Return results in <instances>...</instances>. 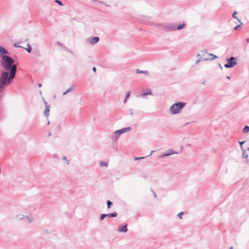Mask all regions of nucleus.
Segmentation results:
<instances>
[{"label":"nucleus","mask_w":249,"mask_h":249,"mask_svg":"<svg viewBox=\"0 0 249 249\" xmlns=\"http://www.w3.org/2000/svg\"><path fill=\"white\" fill-rule=\"evenodd\" d=\"M8 52L0 46V66L4 70L0 75V93L11 84L16 76L17 66Z\"/></svg>","instance_id":"f257e3e1"},{"label":"nucleus","mask_w":249,"mask_h":249,"mask_svg":"<svg viewBox=\"0 0 249 249\" xmlns=\"http://www.w3.org/2000/svg\"><path fill=\"white\" fill-rule=\"evenodd\" d=\"M184 102H178L173 104L170 108V112L172 114L180 113L181 109L186 106Z\"/></svg>","instance_id":"f03ea898"},{"label":"nucleus","mask_w":249,"mask_h":249,"mask_svg":"<svg viewBox=\"0 0 249 249\" xmlns=\"http://www.w3.org/2000/svg\"><path fill=\"white\" fill-rule=\"evenodd\" d=\"M158 28L166 32L176 30V25L174 23H164L158 25Z\"/></svg>","instance_id":"7ed1b4c3"},{"label":"nucleus","mask_w":249,"mask_h":249,"mask_svg":"<svg viewBox=\"0 0 249 249\" xmlns=\"http://www.w3.org/2000/svg\"><path fill=\"white\" fill-rule=\"evenodd\" d=\"M236 60V58L233 56L228 58L227 59V63L225 64L224 67L226 68H231L233 67L237 63V62Z\"/></svg>","instance_id":"20e7f679"},{"label":"nucleus","mask_w":249,"mask_h":249,"mask_svg":"<svg viewBox=\"0 0 249 249\" xmlns=\"http://www.w3.org/2000/svg\"><path fill=\"white\" fill-rule=\"evenodd\" d=\"M131 129V127H128L124 128H122L121 129L116 130L114 132V134H115V139L117 140L118 139V136L123 133L128 132Z\"/></svg>","instance_id":"39448f33"},{"label":"nucleus","mask_w":249,"mask_h":249,"mask_svg":"<svg viewBox=\"0 0 249 249\" xmlns=\"http://www.w3.org/2000/svg\"><path fill=\"white\" fill-rule=\"evenodd\" d=\"M204 54H206L209 55V56H212V57H209L208 60H212L214 59L217 58V56L213 53H208L205 51H201L200 53L197 54V56L199 57L200 55H204Z\"/></svg>","instance_id":"423d86ee"},{"label":"nucleus","mask_w":249,"mask_h":249,"mask_svg":"<svg viewBox=\"0 0 249 249\" xmlns=\"http://www.w3.org/2000/svg\"><path fill=\"white\" fill-rule=\"evenodd\" d=\"M175 154H178V153L174 151L172 149H169L167 153H163L161 156H160V157H164L169 156H170V155H172Z\"/></svg>","instance_id":"0eeeda50"},{"label":"nucleus","mask_w":249,"mask_h":249,"mask_svg":"<svg viewBox=\"0 0 249 249\" xmlns=\"http://www.w3.org/2000/svg\"><path fill=\"white\" fill-rule=\"evenodd\" d=\"M44 104L45 105V107H46L44 111V115L46 117H48L49 115L50 106L49 105H47V102H46L44 100Z\"/></svg>","instance_id":"6e6552de"},{"label":"nucleus","mask_w":249,"mask_h":249,"mask_svg":"<svg viewBox=\"0 0 249 249\" xmlns=\"http://www.w3.org/2000/svg\"><path fill=\"white\" fill-rule=\"evenodd\" d=\"M99 38L96 36L89 38V42L91 45L95 44V43H97L99 41Z\"/></svg>","instance_id":"1a4fd4ad"},{"label":"nucleus","mask_w":249,"mask_h":249,"mask_svg":"<svg viewBox=\"0 0 249 249\" xmlns=\"http://www.w3.org/2000/svg\"><path fill=\"white\" fill-rule=\"evenodd\" d=\"M242 158L247 159L246 163H248V162H249V160L248 159V154L247 153L246 150L244 149H242Z\"/></svg>","instance_id":"9d476101"},{"label":"nucleus","mask_w":249,"mask_h":249,"mask_svg":"<svg viewBox=\"0 0 249 249\" xmlns=\"http://www.w3.org/2000/svg\"><path fill=\"white\" fill-rule=\"evenodd\" d=\"M117 231L118 232H127L128 231V229L127 228V225L126 224L124 226H123L122 227L119 228Z\"/></svg>","instance_id":"9b49d317"},{"label":"nucleus","mask_w":249,"mask_h":249,"mask_svg":"<svg viewBox=\"0 0 249 249\" xmlns=\"http://www.w3.org/2000/svg\"><path fill=\"white\" fill-rule=\"evenodd\" d=\"M208 59H209L208 57H206L205 56L201 57L197 59V60L196 62V64H197L199 62H200L201 61L208 60Z\"/></svg>","instance_id":"f8f14e48"},{"label":"nucleus","mask_w":249,"mask_h":249,"mask_svg":"<svg viewBox=\"0 0 249 249\" xmlns=\"http://www.w3.org/2000/svg\"><path fill=\"white\" fill-rule=\"evenodd\" d=\"M117 215H118V213L117 212H115L112 213H109L106 214V216L107 217H116Z\"/></svg>","instance_id":"ddd939ff"},{"label":"nucleus","mask_w":249,"mask_h":249,"mask_svg":"<svg viewBox=\"0 0 249 249\" xmlns=\"http://www.w3.org/2000/svg\"><path fill=\"white\" fill-rule=\"evenodd\" d=\"M151 94H152V92H151V89H147L146 91H144L143 92V93H142L141 96L142 97H144L146 95H151Z\"/></svg>","instance_id":"4468645a"},{"label":"nucleus","mask_w":249,"mask_h":249,"mask_svg":"<svg viewBox=\"0 0 249 249\" xmlns=\"http://www.w3.org/2000/svg\"><path fill=\"white\" fill-rule=\"evenodd\" d=\"M186 25L184 23H182L181 24H179L177 26H176V30H181L183 28H184L185 27Z\"/></svg>","instance_id":"2eb2a0df"},{"label":"nucleus","mask_w":249,"mask_h":249,"mask_svg":"<svg viewBox=\"0 0 249 249\" xmlns=\"http://www.w3.org/2000/svg\"><path fill=\"white\" fill-rule=\"evenodd\" d=\"M136 73H137V74H139V73H144V74H148V72L147 71H141V70H140L139 69H137L136 71Z\"/></svg>","instance_id":"dca6fc26"},{"label":"nucleus","mask_w":249,"mask_h":249,"mask_svg":"<svg viewBox=\"0 0 249 249\" xmlns=\"http://www.w3.org/2000/svg\"><path fill=\"white\" fill-rule=\"evenodd\" d=\"M25 217H26V216L22 214H18L16 215V218L18 220H22Z\"/></svg>","instance_id":"f3484780"},{"label":"nucleus","mask_w":249,"mask_h":249,"mask_svg":"<svg viewBox=\"0 0 249 249\" xmlns=\"http://www.w3.org/2000/svg\"><path fill=\"white\" fill-rule=\"evenodd\" d=\"M100 165L101 167H107L108 163L106 161H101L100 162Z\"/></svg>","instance_id":"a211bd4d"},{"label":"nucleus","mask_w":249,"mask_h":249,"mask_svg":"<svg viewBox=\"0 0 249 249\" xmlns=\"http://www.w3.org/2000/svg\"><path fill=\"white\" fill-rule=\"evenodd\" d=\"M243 132L244 133H247L249 132V126H248V125L245 126L243 129Z\"/></svg>","instance_id":"6ab92c4d"},{"label":"nucleus","mask_w":249,"mask_h":249,"mask_svg":"<svg viewBox=\"0 0 249 249\" xmlns=\"http://www.w3.org/2000/svg\"><path fill=\"white\" fill-rule=\"evenodd\" d=\"M73 90L72 87H70L65 92H64L63 94V95H66L67 93L72 91Z\"/></svg>","instance_id":"aec40b11"},{"label":"nucleus","mask_w":249,"mask_h":249,"mask_svg":"<svg viewBox=\"0 0 249 249\" xmlns=\"http://www.w3.org/2000/svg\"><path fill=\"white\" fill-rule=\"evenodd\" d=\"M107 207L108 209L110 208L112 206V202L110 200H107Z\"/></svg>","instance_id":"412c9836"},{"label":"nucleus","mask_w":249,"mask_h":249,"mask_svg":"<svg viewBox=\"0 0 249 249\" xmlns=\"http://www.w3.org/2000/svg\"><path fill=\"white\" fill-rule=\"evenodd\" d=\"M27 48H26V50L28 53H31L32 51V47L29 44L27 45Z\"/></svg>","instance_id":"4be33fe9"},{"label":"nucleus","mask_w":249,"mask_h":249,"mask_svg":"<svg viewBox=\"0 0 249 249\" xmlns=\"http://www.w3.org/2000/svg\"><path fill=\"white\" fill-rule=\"evenodd\" d=\"M63 160L66 161L67 164L69 165L70 164V160L67 159V157L65 156H63L62 157Z\"/></svg>","instance_id":"5701e85b"},{"label":"nucleus","mask_w":249,"mask_h":249,"mask_svg":"<svg viewBox=\"0 0 249 249\" xmlns=\"http://www.w3.org/2000/svg\"><path fill=\"white\" fill-rule=\"evenodd\" d=\"M106 217H107L106 216V214L105 213H103L102 214H101L100 215V219L101 220H103Z\"/></svg>","instance_id":"b1692460"},{"label":"nucleus","mask_w":249,"mask_h":249,"mask_svg":"<svg viewBox=\"0 0 249 249\" xmlns=\"http://www.w3.org/2000/svg\"><path fill=\"white\" fill-rule=\"evenodd\" d=\"M55 2L57 3L60 6L63 5L62 2L59 0H55Z\"/></svg>","instance_id":"393cba45"},{"label":"nucleus","mask_w":249,"mask_h":249,"mask_svg":"<svg viewBox=\"0 0 249 249\" xmlns=\"http://www.w3.org/2000/svg\"><path fill=\"white\" fill-rule=\"evenodd\" d=\"M245 141H242V142H239V144L240 145L241 149H244L242 145H243V144L244 143H245Z\"/></svg>","instance_id":"a878e982"},{"label":"nucleus","mask_w":249,"mask_h":249,"mask_svg":"<svg viewBox=\"0 0 249 249\" xmlns=\"http://www.w3.org/2000/svg\"><path fill=\"white\" fill-rule=\"evenodd\" d=\"M184 213H183V212H180L178 214V217L180 218V219H182V217H181V215H183Z\"/></svg>","instance_id":"bb28decb"},{"label":"nucleus","mask_w":249,"mask_h":249,"mask_svg":"<svg viewBox=\"0 0 249 249\" xmlns=\"http://www.w3.org/2000/svg\"><path fill=\"white\" fill-rule=\"evenodd\" d=\"M236 14H237V12H236V11H235V12L233 13V14H232V17H233L234 18H236V19H238V18H237V17L236 16Z\"/></svg>","instance_id":"cd10ccee"},{"label":"nucleus","mask_w":249,"mask_h":249,"mask_svg":"<svg viewBox=\"0 0 249 249\" xmlns=\"http://www.w3.org/2000/svg\"><path fill=\"white\" fill-rule=\"evenodd\" d=\"M130 91H127L125 98L128 99L129 98V97L130 96Z\"/></svg>","instance_id":"c85d7f7f"},{"label":"nucleus","mask_w":249,"mask_h":249,"mask_svg":"<svg viewBox=\"0 0 249 249\" xmlns=\"http://www.w3.org/2000/svg\"><path fill=\"white\" fill-rule=\"evenodd\" d=\"M144 158L145 157H136V158H135L134 160H140L144 159Z\"/></svg>","instance_id":"c756f323"},{"label":"nucleus","mask_w":249,"mask_h":249,"mask_svg":"<svg viewBox=\"0 0 249 249\" xmlns=\"http://www.w3.org/2000/svg\"><path fill=\"white\" fill-rule=\"evenodd\" d=\"M26 218L28 219V222L31 223L32 222V219H31L30 217H29L28 216H26Z\"/></svg>","instance_id":"7c9ffc66"},{"label":"nucleus","mask_w":249,"mask_h":249,"mask_svg":"<svg viewBox=\"0 0 249 249\" xmlns=\"http://www.w3.org/2000/svg\"><path fill=\"white\" fill-rule=\"evenodd\" d=\"M239 28H241V25H238L237 26H236V27H235L234 28V29L237 30H238Z\"/></svg>","instance_id":"2f4dec72"},{"label":"nucleus","mask_w":249,"mask_h":249,"mask_svg":"<svg viewBox=\"0 0 249 249\" xmlns=\"http://www.w3.org/2000/svg\"><path fill=\"white\" fill-rule=\"evenodd\" d=\"M205 56L206 57H210L209 55H207L206 54H204V55H200L199 56L202 57V56Z\"/></svg>","instance_id":"473e14b6"},{"label":"nucleus","mask_w":249,"mask_h":249,"mask_svg":"<svg viewBox=\"0 0 249 249\" xmlns=\"http://www.w3.org/2000/svg\"><path fill=\"white\" fill-rule=\"evenodd\" d=\"M92 70H93V71L95 72L96 71V68H95V67H93L92 68Z\"/></svg>","instance_id":"72a5a7b5"},{"label":"nucleus","mask_w":249,"mask_h":249,"mask_svg":"<svg viewBox=\"0 0 249 249\" xmlns=\"http://www.w3.org/2000/svg\"><path fill=\"white\" fill-rule=\"evenodd\" d=\"M127 100V99L125 98V99H124V103H125L126 102Z\"/></svg>","instance_id":"f704fd0d"},{"label":"nucleus","mask_w":249,"mask_h":249,"mask_svg":"<svg viewBox=\"0 0 249 249\" xmlns=\"http://www.w3.org/2000/svg\"><path fill=\"white\" fill-rule=\"evenodd\" d=\"M154 196L155 197H157V195H156V194L155 193H154Z\"/></svg>","instance_id":"c9c22d12"},{"label":"nucleus","mask_w":249,"mask_h":249,"mask_svg":"<svg viewBox=\"0 0 249 249\" xmlns=\"http://www.w3.org/2000/svg\"><path fill=\"white\" fill-rule=\"evenodd\" d=\"M246 41H247V42L248 43H249V38H247V39H246Z\"/></svg>","instance_id":"e433bc0d"},{"label":"nucleus","mask_w":249,"mask_h":249,"mask_svg":"<svg viewBox=\"0 0 249 249\" xmlns=\"http://www.w3.org/2000/svg\"><path fill=\"white\" fill-rule=\"evenodd\" d=\"M219 67H220L221 69H222V67L220 64H219Z\"/></svg>","instance_id":"4c0bfd02"},{"label":"nucleus","mask_w":249,"mask_h":249,"mask_svg":"<svg viewBox=\"0 0 249 249\" xmlns=\"http://www.w3.org/2000/svg\"><path fill=\"white\" fill-rule=\"evenodd\" d=\"M155 151H152L151 152V153L150 154L149 156H150L152 153H153Z\"/></svg>","instance_id":"58836bf2"},{"label":"nucleus","mask_w":249,"mask_h":249,"mask_svg":"<svg viewBox=\"0 0 249 249\" xmlns=\"http://www.w3.org/2000/svg\"><path fill=\"white\" fill-rule=\"evenodd\" d=\"M38 85L39 87H41V84H38Z\"/></svg>","instance_id":"ea45409f"},{"label":"nucleus","mask_w":249,"mask_h":249,"mask_svg":"<svg viewBox=\"0 0 249 249\" xmlns=\"http://www.w3.org/2000/svg\"><path fill=\"white\" fill-rule=\"evenodd\" d=\"M227 78L228 79H230V76H227Z\"/></svg>","instance_id":"a19ab883"},{"label":"nucleus","mask_w":249,"mask_h":249,"mask_svg":"<svg viewBox=\"0 0 249 249\" xmlns=\"http://www.w3.org/2000/svg\"><path fill=\"white\" fill-rule=\"evenodd\" d=\"M233 249V247H231L230 248V249Z\"/></svg>","instance_id":"79ce46f5"},{"label":"nucleus","mask_w":249,"mask_h":249,"mask_svg":"<svg viewBox=\"0 0 249 249\" xmlns=\"http://www.w3.org/2000/svg\"><path fill=\"white\" fill-rule=\"evenodd\" d=\"M50 124V122H49V121H48V124Z\"/></svg>","instance_id":"37998d69"},{"label":"nucleus","mask_w":249,"mask_h":249,"mask_svg":"<svg viewBox=\"0 0 249 249\" xmlns=\"http://www.w3.org/2000/svg\"><path fill=\"white\" fill-rule=\"evenodd\" d=\"M247 150H248V151H249V147H248V148H247Z\"/></svg>","instance_id":"c03bdc74"},{"label":"nucleus","mask_w":249,"mask_h":249,"mask_svg":"<svg viewBox=\"0 0 249 249\" xmlns=\"http://www.w3.org/2000/svg\"><path fill=\"white\" fill-rule=\"evenodd\" d=\"M50 135H51V133H49V136H50Z\"/></svg>","instance_id":"a18cd8bd"}]
</instances>
